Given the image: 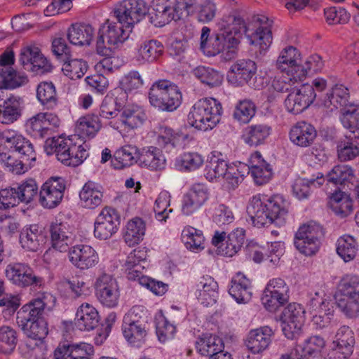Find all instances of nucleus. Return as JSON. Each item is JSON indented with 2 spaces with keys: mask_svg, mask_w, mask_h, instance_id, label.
Returning a JSON list of instances; mask_svg holds the SVG:
<instances>
[{
  "mask_svg": "<svg viewBox=\"0 0 359 359\" xmlns=\"http://www.w3.org/2000/svg\"><path fill=\"white\" fill-rule=\"evenodd\" d=\"M247 32L243 20L235 15L226 17L220 23V30L207 44L210 29L203 27L201 36V48L209 56L220 54L221 60L229 62L236 58L240 43L241 31Z\"/></svg>",
  "mask_w": 359,
  "mask_h": 359,
  "instance_id": "f257e3e1",
  "label": "nucleus"
},
{
  "mask_svg": "<svg viewBox=\"0 0 359 359\" xmlns=\"http://www.w3.org/2000/svg\"><path fill=\"white\" fill-rule=\"evenodd\" d=\"M247 212L252 224L258 228L272 224L287 213L286 202L282 196H274L263 203L258 196H253L247 208Z\"/></svg>",
  "mask_w": 359,
  "mask_h": 359,
  "instance_id": "f03ea898",
  "label": "nucleus"
},
{
  "mask_svg": "<svg viewBox=\"0 0 359 359\" xmlns=\"http://www.w3.org/2000/svg\"><path fill=\"white\" fill-rule=\"evenodd\" d=\"M222 111V105L216 99H201L191 107L188 122L191 126L206 131L215 128L219 122Z\"/></svg>",
  "mask_w": 359,
  "mask_h": 359,
  "instance_id": "7ed1b4c3",
  "label": "nucleus"
},
{
  "mask_svg": "<svg viewBox=\"0 0 359 359\" xmlns=\"http://www.w3.org/2000/svg\"><path fill=\"white\" fill-rule=\"evenodd\" d=\"M334 297L337 306L347 318L359 317V277L345 276L339 284Z\"/></svg>",
  "mask_w": 359,
  "mask_h": 359,
  "instance_id": "20e7f679",
  "label": "nucleus"
},
{
  "mask_svg": "<svg viewBox=\"0 0 359 359\" xmlns=\"http://www.w3.org/2000/svg\"><path fill=\"white\" fill-rule=\"evenodd\" d=\"M150 104L163 111H172L181 104L182 94L178 87L168 80L154 82L149 89Z\"/></svg>",
  "mask_w": 359,
  "mask_h": 359,
  "instance_id": "39448f33",
  "label": "nucleus"
},
{
  "mask_svg": "<svg viewBox=\"0 0 359 359\" xmlns=\"http://www.w3.org/2000/svg\"><path fill=\"white\" fill-rule=\"evenodd\" d=\"M56 297L50 292H44L22 306L17 312V324L22 329L27 327L31 322L36 321L45 311L51 310L55 305Z\"/></svg>",
  "mask_w": 359,
  "mask_h": 359,
  "instance_id": "423d86ee",
  "label": "nucleus"
},
{
  "mask_svg": "<svg viewBox=\"0 0 359 359\" xmlns=\"http://www.w3.org/2000/svg\"><path fill=\"white\" fill-rule=\"evenodd\" d=\"M323 236L322 226L315 222H310L299 227L295 234L294 245L301 253L311 256L318 251L320 239Z\"/></svg>",
  "mask_w": 359,
  "mask_h": 359,
  "instance_id": "0eeeda50",
  "label": "nucleus"
},
{
  "mask_svg": "<svg viewBox=\"0 0 359 359\" xmlns=\"http://www.w3.org/2000/svg\"><path fill=\"white\" fill-rule=\"evenodd\" d=\"M13 141L15 143V152L20 159H13L11 156L4 163L11 172L20 175L31 167L32 162L36 160V153L32 144L24 137H18Z\"/></svg>",
  "mask_w": 359,
  "mask_h": 359,
  "instance_id": "6e6552de",
  "label": "nucleus"
},
{
  "mask_svg": "<svg viewBox=\"0 0 359 359\" xmlns=\"http://www.w3.org/2000/svg\"><path fill=\"white\" fill-rule=\"evenodd\" d=\"M96 296L99 302L108 308H114L118 305L120 290L118 282L110 274L102 273L95 283Z\"/></svg>",
  "mask_w": 359,
  "mask_h": 359,
  "instance_id": "1a4fd4ad",
  "label": "nucleus"
},
{
  "mask_svg": "<svg viewBox=\"0 0 359 359\" xmlns=\"http://www.w3.org/2000/svg\"><path fill=\"white\" fill-rule=\"evenodd\" d=\"M148 8L143 0H124L114 10V15L121 24L132 28L147 13Z\"/></svg>",
  "mask_w": 359,
  "mask_h": 359,
  "instance_id": "9d476101",
  "label": "nucleus"
},
{
  "mask_svg": "<svg viewBox=\"0 0 359 359\" xmlns=\"http://www.w3.org/2000/svg\"><path fill=\"white\" fill-rule=\"evenodd\" d=\"M288 290L284 280L279 278L271 280L262 297L264 307L271 312L276 311L287 301Z\"/></svg>",
  "mask_w": 359,
  "mask_h": 359,
  "instance_id": "9b49d317",
  "label": "nucleus"
},
{
  "mask_svg": "<svg viewBox=\"0 0 359 359\" xmlns=\"http://www.w3.org/2000/svg\"><path fill=\"white\" fill-rule=\"evenodd\" d=\"M5 273L6 278L20 287H41L44 282L29 266L20 263L9 264Z\"/></svg>",
  "mask_w": 359,
  "mask_h": 359,
  "instance_id": "f8f14e48",
  "label": "nucleus"
},
{
  "mask_svg": "<svg viewBox=\"0 0 359 359\" xmlns=\"http://www.w3.org/2000/svg\"><path fill=\"white\" fill-rule=\"evenodd\" d=\"M316 97L313 86L304 84L289 93L285 100V106L290 113L298 114L307 109L313 102Z\"/></svg>",
  "mask_w": 359,
  "mask_h": 359,
  "instance_id": "ddd939ff",
  "label": "nucleus"
},
{
  "mask_svg": "<svg viewBox=\"0 0 359 359\" xmlns=\"http://www.w3.org/2000/svg\"><path fill=\"white\" fill-rule=\"evenodd\" d=\"M120 224L117 212L106 207L102 210L96 218L94 225V235L101 240H107L116 233Z\"/></svg>",
  "mask_w": 359,
  "mask_h": 359,
  "instance_id": "4468645a",
  "label": "nucleus"
},
{
  "mask_svg": "<svg viewBox=\"0 0 359 359\" xmlns=\"http://www.w3.org/2000/svg\"><path fill=\"white\" fill-rule=\"evenodd\" d=\"M65 189V180L62 177H53L41 187L39 203L45 208H54L62 201Z\"/></svg>",
  "mask_w": 359,
  "mask_h": 359,
  "instance_id": "2eb2a0df",
  "label": "nucleus"
},
{
  "mask_svg": "<svg viewBox=\"0 0 359 359\" xmlns=\"http://www.w3.org/2000/svg\"><path fill=\"white\" fill-rule=\"evenodd\" d=\"M321 102V104L331 111L337 109L342 111L346 107L355 105L351 97L349 89L339 83L329 89Z\"/></svg>",
  "mask_w": 359,
  "mask_h": 359,
  "instance_id": "dca6fc26",
  "label": "nucleus"
},
{
  "mask_svg": "<svg viewBox=\"0 0 359 359\" xmlns=\"http://www.w3.org/2000/svg\"><path fill=\"white\" fill-rule=\"evenodd\" d=\"M69 259L74 266L81 270L91 269L99 262L97 252L88 245H76L70 248Z\"/></svg>",
  "mask_w": 359,
  "mask_h": 359,
  "instance_id": "f3484780",
  "label": "nucleus"
},
{
  "mask_svg": "<svg viewBox=\"0 0 359 359\" xmlns=\"http://www.w3.org/2000/svg\"><path fill=\"white\" fill-rule=\"evenodd\" d=\"M254 21L259 23V27L250 35V43L259 46L261 50H266L273 41V20L264 15H257L254 16Z\"/></svg>",
  "mask_w": 359,
  "mask_h": 359,
  "instance_id": "a211bd4d",
  "label": "nucleus"
},
{
  "mask_svg": "<svg viewBox=\"0 0 359 359\" xmlns=\"http://www.w3.org/2000/svg\"><path fill=\"white\" fill-rule=\"evenodd\" d=\"M44 149L49 155L55 154L58 161L67 165L71 152L74 151L76 147L72 138H64L60 136L47 139Z\"/></svg>",
  "mask_w": 359,
  "mask_h": 359,
  "instance_id": "6ab92c4d",
  "label": "nucleus"
},
{
  "mask_svg": "<svg viewBox=\"0 0 359 359\" xmlns=\"http://www.w3.org/2000/svg\"><path fill=\"white\" fill-rule=\"evenodd\" d=\"M273 334L272 329L268 326L251 330L245 340L247 348L253 354L262 353L271 344Z\"/></svg>",
  "mask_w": 359,
  "mask_h": 359,
  "instance_id": "aec40b11",
  "label": "nucleus"
},
{
  "mask_svg": "<svg viewBox=\"0 0 359 359\" xmlns=\"http://www.w3.org/2000/svg\"><path fill=\"white\" fill-rule=\"evenodd\" d=\"M208 198L207 189L203 184H194L184 196L182 211L186 215L192 214L205 203Z\"/></svg>",
  "mask_w": 359,
  "mask_h": 359,
  "instance_id": "412c9836",
  "label": "nucleus"
},
{
  "mask_svg": "<svg viewBox=\"0 0 359 359\" xmlns=\"http://www.w3.org/2000/svg\"><path fill=\"white\" fill-rule=\"evenodd\" d=\"M101 34L106 36L107 43L109 46H115L123 43L128 39L132 28L125 26L124 24L111 22L107 20L99 29Z\"/></svg>",
  "mask_w": 359,
  "mask_h": 359,
  "instance_id": "4be33fe9",
  "label": "nucleus"
},
{
  "mask_svg": "<svg viewBox=\"0 0 359 359\" xmlns=\"http://www.w3.org/2000/svg\"><path fill=\"white\" fill-rule=\"evenodd\" d=\"M138 161L141 167L152 171L163 170L166 165V159L162 151L152 146L142 149Z\"/></svg>",
  "mask_w": 359,
  "mask_h": 359,
  "instance_id": "5701e85b",
  "label": "nucleus"
},
{
  "mask_svg": "<svg viewBox=\"0 0 359 359\" xmlns=\"http://www.w3.org/2000/svg\"><path fill=\"white\" fill-rule=\"evenodd\" d=\"M21 99L11 95L6 99L0 94V123L11 124L21 116Z\"/></svg>",
  "mask_w": 359,
  "mask_h": 359,
  "instance_id": "b1692460",
  "label": "nucleus"
},
{
  "mask_svg": "<svg viewBox=\"0 0 359 359\" xmlns=\"http://www.w3.org/2000/svg\"><path fill=\"white\" fill-rule=\"evenodd\" d=\"M100 316L92 305L83 304L77 310L74 318L75 326L80 330H92L99 324Z\"/></svg>",
  "mask_w": 359,
  "mask_h": 359,
  "instance_id": "393cba45",
  "label": "nucleus"
},
{
  "mask_svg": "<svg viewBox=\"0 0 359 359\" xmlns=\"http://www.w3.org/2000/svg\"><path fill=\"white\" fill-rule=\"evenodd\" d=\"M52 247L59 252H67L71 241L69 226L67 223L53 222L50 226Z\"/></svg>",
  "mask_w": 359,
  "mask_h": 359,
  "instance_id": "a878e982",
  "label": "nucleus"
},
{
  "mask_svg": "<svg viewBox=\"0 0 359 359\" xmlns=\"http://www.w3.org/2000/svg\"><path fill=\"white\" fill-rule=\"evenodd\" d=\"M152 7L150 22L156 27H163L172 20H177L175 19V14L169 0H154Z\"/></svg>",
  "mask_w": 359,
  "mask_h": 359,
  "instance_id": "bb28decb",
  "label": "nucleus"
},
{
  "mask_svg": "<svg viewBox=\"0 0 359 359\" xmlns=\"http://www.w3.org/2000/svg\"><path fill=\"white\" fill-rule=\"evenodd\" d=\"M43 240L42 231L36 224L23 227L20 233V243L27 251H38Z\"/></svg>",
  "mask_w": 359,
  "mask_h": 359,
  "instance_id": "cd10ccee",
  "label": "nucleus"
},
{
  "mask_svg": "<svg viewBox=\"0 0 359 359\" xmlns=\"http://www.w3.org/2000/svg\"><path fill=\"white\" fill-rule=\"evenodd\" d=\"M316 135V130L311 124L302 121L290 130V139L297 146L307 147L313 144Z\"/></svg>",
  "mask_w": 359,
  "mask_h": 359,
  "instance_id": "c85d7f7f",
  "label": "nucleus"
},
{
  "mask_svg": "<svg viewBox=\"0 0 359 359\" xmlns=\"http://www.w3.org/2000/svg\"><path fill=\"white\" fill-rule=\"evenodd\" d=\"M280 319L285 325L283 328L284 331L287 330V327L292 332L300 330L304 323V309L299 304H290L283 311Z\"/></svg>",
  "mask_w": 359,
  "mask_h": 359,
  "instance_id": "c756f323",
  "label": "nucleus"
},
{
  "mask_svg": "<svg viewBox=\"0 0 359 359\" xmlns=\"http://www.w3.org/2000/svg\"><path fill=\"white\" fill-rule=\"evenodd\" d=\"M163 46L156 40L144 41L138 48L135 60L140 65L153 62L163 54Z\"/></svg>",
  "mask_w": 359,
  "mask_h": 359,
  "instance_id": "7c9ffc66",
  "label": "nucleus"
},
{
  "mask_svg": "<svg viewBox=\"0 0 359 359\" xmlns=\"http://www.w3.org/2000/svg\"><path fill=\"white\" fill-rule=\"evenodd\" d=\"M229 293L238 303L248 302L252 295L250 280L243 273H237L231 280Z\"/></svg>",
  "mask_w": 359,
  "mask_h": 359,
  "instance_id": "2f4dec72",
  "label": "nucleus"
},
{
  "mask_svg": "<svg viewBox=\"0 0 359 359\" xmlns=\"http://www.w3.org/2000/svg\"><path fill=\"white\" fill-rule=\"evenodd\" d=\"M133 313L126 314L123 318V334L130 344L142 341L147 335L144 326L138 320L132 319Z\"/></svg>",
  "mask_w": 359,
  "mask_h": 359,
  "instance_id": "473e14b6",
  "label": "nucleus"
},
{
  "mask_svg": "<svg viewBox=\"0 0 359 359\" xmlns=\"http://www.w3.org/2000/svg\"><path fill=\"white\" fill-rule=\"evenodd\" d=\"M271 126L265 123H257L248 126L243 135L244 142L251 147H257L264 143L270 135Z\"/></svg>",
  "mask_w": 359,
  "mask_h": 359,
  "instance_id": "72a5a7b5",
  "label": "nucleus"
},
{
  "mask_svg": "<svg viewBox=\"0 0 359 359\" xmlns=\"http://www.w3.org/2000/svg\"><path fill=\"white\" fill-rule=\"evenodd\" d=\"M329 206L341 218L348 216L353 212V201L350 195L341 190H337L332 194Z\"/></svg>",
  "mask_w": 359,
  "mask_h": 359,
  "instance_id": "f704fd0d",
  "label": "nucleus"
},
{
  "mask_svg": "<svg viewBox=\"0 0 359 359\" xmlns=\"http://www.w3.org/2000/svg\"><path fill=\"white\" fill-rule=\"evenodd\" d=\"M198 352L204 356L211 357L224 348L222 339L212 334H203L196 341Z\"/></svg>",
  "mask_w": 359,
  "mask_h": 359,
  "instance_id": "c9c22d12",
  "label": "nucleus"
},
{
  "mask_svg": "<svg viewBox=\"0 0 359 359\" xmlns=\"http://www.w3.org/2000/svg\"><path fill=\"white\" fill-rule=\"evenodd\" d=\"M251 159L252 163H257L250 168V172L255 183L258 185H262L268 182L273 174L270 165L266 163L262 158L261 154L258 151L252 154Z\"/></svg>",
  "mask_w": 359,
  "mask_h": 359,
  "instance_id": "e433bc0d",
  "label": "nucleus"
},
{
  "mask_svg": "<svg viewBox=\"0 0 359 359\" xmlns=\"http://www.w3.org/2000/svg\"><path fill=\"white\" fill-rule=\"evenodd\" d=\"M140 152L135 146L125 145L115 152L111 164L116 169L130 166L139 162Z\"/></svg>",
  "mask_w": 359,
  "mask_h": 359,
  "instance_id": "4c0bfd02",
  "label": "nucleus"
},
{
  "mask_svg": "<svg viewBox=\"0 0 359 359\" xmlns=\"http://www.w3.org/2000/svg\"><path fill=\"white\" fill-rule=\"evenodd\" d=\"M94 34L93 28L89 25H72L67 32V39L75 46L90 45Z\"/></svg>",
  "mask_w": 359,
  "mask_h": 359,
  "instance_id": "58836bf2",
  "label": "nucleus"
},
{
  "mask_svg": "<svg viewBox=\"0 0 359 359\" xmlns=\"http://www.w3.org/2000/svg\"><path fill=\"white\" fill-rule=\"evenodd\" d=\"M257 65L250 59H240L231 67V72L238 80L245 83H250L257 73Z\"/></svg>",
  "mask_w": 359,
  "mask_h": 359,
  "instance_id": "ea45409f",
  "label": "nucleus"
},
{
  "mask_svg": "<svg viewBox=\"0 0 359 359\" xmlns=\"http://www.w3.org/2000/svg\"><path fill=\"white\" fill-rule=\"evenodd\" d=\"M245 241V231L236 229L231 232L224 243V247H219V253L226 257H233L243 247Z\"/></svg>",
  "mask_w": 359,
  "mask_h": 359,
  "instance_id": "a19ab883",
  "label": "nucleus"
},
{
  "mask_svg": "<svg viewBox=\"0 0 359 359\" xmlns=\"http://www.w3.org/2000/svg\"><path fill=\"white\" fill-rule=\"evenodd\" d=\"M145 233V224L144 221L136 217L129 221L126 226V231L124 233V241L129 246L138 244Z\"/></svg>",
  "mask_w": 359,
  "mask_h": 359,
  "instance_id": "79ce46f5",
  "label": "nucleus"
},
{
  "mask_svg": "<svg viewBox=\"0 0 359 359\" xmlns=\"http://www.w3.org/2000/svg\"><path fill=\"white\" fill-rule=\"evenodd\" d=\"M36 97L42 105L47 109L55 108L58 102L56 88L52 82H42L39 84Z\"/></svg>",
  "mask_w": 359,
  "mask_h": 359,
  "instance_id": "37998d69",
  "label": "nucleus"
},
{
  "mask_svg": "<svg viewBox=\"0 0 359 359\" xmlns=\"http://www.w3.org/2000/svg\"><path fill=\"white\" fill-rule=\"evenodd\" d=\"M346 138L347 141L337 147L338 158L341 162L353 160L359 156V137L349 135Z\"/></svg>",
  "mask_w": 359,
  "mask_h": 359,
  "instance_id": "c03bdc74",
  "label": "nucleus"
},
{
  "mask_svg": "<svg viewBox=\"0 0 359 359\" xmlns=\"http://www.w3.org/2000/svg\"><path fill=\"white\" fill-rule=\"evenodd\" d=\"M146 118L144 111L141 108L134 106L124 107L121 115V122L130 129L140 127Z\"/></svg>",
  "mask_w": 359,
  "mask_h": 359,
  "instance_id": "a18cd8bd",
  "label": "nucleus"
},
{
  "mask_svg": "<svg viewBox=\"0 0 359 359\" xmlns=\"http://www.w3.org/2000/svg\"><path fill=\"white\" fill-rule=\"evenodd\" d=\"M79 196L85 208L93 209L102 203L103 195L93 182H88L80 191Z\"/></svg>",
  "mask_w": 359,
  "mask_h": 359,
  "instance_id": "49530a36",
  "label": "nucleus"
},
{
  "mask_svg": "<svg viewBox=\"0 0 359 359\" xmlns=\"http://www.w3.org/2000/svg\"><path fill=\"white\" fill-rule=\"evenodd\" d=\"M325 346V339L320 336H312L305 340L302 345H298L289 353L297 351V354L303 359L306 356H312L318 353Z\"/></svg>",
  "mask_w": 359,
  "mask_h": 359,
  "instance_id": "de8ad7c7",
  "label": "nucleus"
},
{
  "mask_svg": "<svg viewBox=\"0 0 359 359\" xmlns=\"http://www.w3.org/2000/svg\"><path fill=\"white\" fill-rule=\"evenodd\" d=\"M76 128L81 135L93 137L102 128V123L97 115L88 114L77 121Z\"/></svg>",
  "mask_w": 359,
  "mask_h": 359,
  "instance_id": "09e8293b",
  "label": "nucleus"
},
{
  "mask_svg": "<svg viewBox=\"0 0 359 359\" xmlns=\"http://www.w3.org/2000/svg\"><path fill=\"white\" fill-rule=\"evenodd\" d=\"M182 239L186 248L191 251H201L204 249V236L201 230L192 226L186 227L182 233Z\"/></svg>",
  "mask_w": 359,
  "mask_h": 359,
  "instance_id": "8fccbe9b",
  "label": "nucleus"
},
{
  "mask_svg": "<svg viewBox=\"0 0 359 359\" xmlns=\"http://www.w3.org/2000/svg\"><path fill=\"white\" fill-rule=\"evenodd\" d=\"M193 73L202 83L212 88L220 86L223 81V75L212 68L199 66L194 69Z\"/></svg>",
  "mask_w": 359,
  "mask_h": 359,
  "instance_id": "3c124183",
  "label": "nucleus"
},
{
  "mask_svg": "<svg viewBox=\"0 0 359 359\" xmlns=\"http://www.w3.org/2000/svg\"><path fill=\"white\" fill-rule=\"evenodd\" d=\"M202 290H200L198 299L205 306L216 303L217 297L218 285L212 278H204L200 283Z\"/></svg>",
  "mask_w": 359,
  "mask_h": 359,
  "instance_id": "603ef678",
  "label": "nucleus"
},
{
  "mask_svg": "<svg viewBox=\"0 0 359 359\" xmlns=\"http://www.w3.org/2000/svg\"><path fill=\"white\" fill-rule=\"evenodd\" d=\"M357 250V243L353 237L344 235L338 239L337 252L345 262L353 260Z\"/></svg>",
  "mask_w": 359,
  "mask_h": 359,
  "instance_id": "864d4df0",
  "label": "nucleus"
},
{
  "mask_svg": "<svg viewBox=\"0 0 359 359\" xmlns=\"http://www.w3.org/2000/svg\"><path fill=\"white\" fill-rule=\"evenodd\" d=\"M18 343V334L15 329L4 325L0 327V352L4 354L11 353Z\"/></svg>",
  "mask_w": 359,
  "mask_h": 359,
  "instance_id": "5fc2aeb1",
  "label": "nucleus"
},
{
  "mask_svg": "<svg viewBox=\"0 0 359 359\" xmlns=\"http://www.w3.org/2000/svg\"><path fill=\"white\" fill-rule=\"evenodd\" d=\"M63 62L62 70L64 74L71 79H81L87 72L88 64L82 59L65 60Z\"/></svg>",
  "mask_w": 359,
  "mask_h": 359,
  "instance_id": "6e6d98bb",
  "label": "nucleus"
},
{
  "mask_svg": "<svg viewBox=\"0 0 359 359\" xmlns=\"http://www.w3.org/2000/svg\"><path fill=\"white\" fill-rule=\"evenodd\" d=\"M256 105L250 100L239 101L235 106L233 118L241 123H248L256 113Z\"/></svg>",
  "mask_w": 359,
  "mask_h": 359,
  "instance_id": "4d7b16f0",
  "label": "nucleus"
},
{
  "mask_svg": "<svg viewBox=\"0 0 359 359\" xmlns=\"http://www.w3.org/2000/svg\"><path fill=\"white\" fill-rule=\"evenodd\" d=\"M353 177V170L346 165H335L327 175L328 182L341 185L351 182Z\"/></svg>",
  "mask_w": 359,
  "mask_h": 359,
  "instance_id": "13d9d810",
  "label": "nucleus"
},
{
  "mask_svg": "<svg viewBox=\"0 0 359 359\" xmlns=\"http://www.w3.org/2000/svg\"><path fill=\"white\" fill-rule=\"evenodd\" d=\"M299 62H301V59L298 50L293 46H289L281 51L276 61V67L284 73Z\"/></svg>",
  "mask_w": 359,
  "mask_h": 359,
  "instance_id": "bf43d9fd",
  "label": "nucleus"
},
{
  "mask_svg": "<svg viewBox=\"0 0 359 359\" xmlns=\"http://www.w3.org/2000/svg\"><path fill=\"white\" fill-rule=\"evenodd\" d=\"M16 191L20 203L28 204L36 196L38 185L34 179L30 178L19 184Z\"/></svg>",
  "mask_w": 359,
  "mask_h": 359,
  "instance_id": "052dcab7",
  "label": "nucleus"
},
{
  "mask_svg": "<svg viewBox=\"0 0 359 359\" xmlns=\"http://www.w3.org/2000/svg\"><path fill=\"white\" fill-rule=\"evenodd\" d=\"M229 165L224 159L212 156L207 163L205 167L206 177L213 180L217 177H222L225 175Z\"/></svg>",
  "mask_w": 359,
  "mask_h": 359,
  "instance_id": "680f3d73",
  "label": "nucleus"
},
{
  "mask_svg": "<svg viewBox=\"0 0 359 359\" xmlns=\"http://www.w3.org/2000/svg\"><path fill=\"white\" fill-rule=\"evenodd\" d=\"M22 331L29 338L42 340L48 333V323L41 317L36 321L31 322L27 327L22 329Z\"/></svg>",
  "mask_w": 359,
  "mask_h": 359,
  "instance_id": "e2e57ef3",
  "label": "nucleus"
},
{
  "mask_svg": "<svg viewBox=\"0 0 359 359\" xmlns=\"http://www.w3.org/2000/svg\"><path fill=\"white\" fill-rule=\"evenodd\" d=\"M316 58L319 59L318 56H313L306 62V66L302 67L300 62L294 64L292 67H290L284 73L290 77V81H292L293 83L302 81L306 77L308 71L312 69V62L315 61Z\"/></svg>",
  "mask_w": 359,
  "mask_h": 359,
  "instance_id": "0e129e2a",
  "label": "nucleus"
},
{
  "mask_svg": "<svg viewBox=\"0 0 359 359\" xmlns=\"http://www.w3.org/2000/svg\"><path fill=\"white\" fill-rule=\"evenodd\" d=\"M111 46L107 45L106 36L101 34L99 30L96 40V52L98 55L105 57V58L101 60L100 64L104 68H107L109 70L112 69V67L109 65L110 57L113 54V50Z\"/></svg>",
  "mask_w": 359,
  "mask_h": 359,
  "instance_id": "69168bd1",
  "label": "nucleus"
},
{
  "mask_svg": "<svg viewBox=\"0 0 359 359\" xmlns=\"http://www.w3.org/2000/svg\"><path fill=\"white\" fill-rule=\"evenodd\" d=\"M4 88L14 89L27 82L25 74L18 73L13 68L3 70Z\"/></svg>",
  "mask_w": 359,
  "mask_h": 359,
  "instance_id": "338daca9",
  "label": "nucleus"
},
{
  "mask_svg": "<svg viewBox=\"0 0 359 359\" xmlns=\"http://www.w3.org/2000/svg\"><path fill=\"white\" fill-rule=\"evenodd\" d=\"M44 116L42 115V113H39L26 122V127L32 135L43 138L48 135L46 128V123H44L43 119Z\"/></svg>",
  "mask_w": 359,
  "mask_h": 359,
  "instance_id": "774afa93",
  "label": "nucleus"
}]
</instances>
